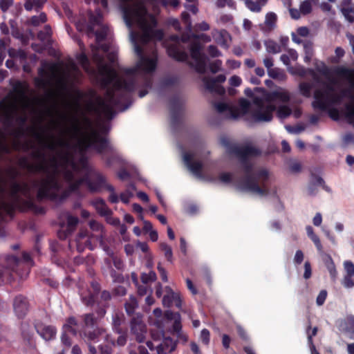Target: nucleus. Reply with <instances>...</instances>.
Here are the masks:
<instances>
[{"label": "nucleus", "mask_w": 354, "mask_h": 354, "mask_svg": "<svg viewBox=\"0 0 354 354\" xmlns=\"http://www.w3.org/2000/svg\"><path fill=\"white\" fill-rule=\"evenodd\" d=\"M27 85L26 83L17 81L15 84L13 85L14 91L20 96H24L27 90Z\"/></svg>", "instance_id": "nucleus-48"}, {"label": "nucleus", "mask_w": 354, "mask_h": 354, "mask_svg": "<svg viewBox=\"0 0 354 354\" xmlns=\"http://www.w3.org/2000/svg\"><path fill=\"white\" fill-rule=\"evenodd\" d=\"M142 79L145 89L140 90L139 91L138 95L140 97H145L148 93L147 88H150L152 86V80L151 78L147 77L146 75H142Z\"/></svg>", "instance_id": "nucleus-46"}, {"label": "nucleus", "mask_w": 354, "mask_h": 354, "mask_svg": "<svg viewBox=\"0 0 354 354\" xmlns=\"http://www.w3.org/2000/svg\"><path fill=\"white\" fill-rule=\"evenodd\" d=\"M52 35L51 27L49 25H46L44 30H40L37 33V38L41 41L48 40Z\"/></svg>", "instance_id": "nucleus-39"}, {"label": "nucleus", "mask_w": 354, "mask_h": 354, "mask_svg": "<svg viewBox=\"0 0 354 354\" xmlns=\"http://www.w3.org/2000/svg\"><path fill=\"white\" fill-rule=\"evenodd\" d=\"M194 155L189 152L183 154V160L189 169L197 177L202 176L203 165L201 161H194Z\"/></svg>", "instance_id": "nucleus-19"}, {"label": "nucleus", "mask_w": 354, "mask_h": 354, "mask_svg": "<svg viewBox=\"0 0 354 354\" xmlns=\"http://www.w3.org/2000/svg\"><path fill=\"white\" fill-rule=\"evenodd\" d=\"M105 340L107 344H101L99 346L101 354H112V348L115 346V341L113 339H110V336L109 335H106Z\"/></svg>", "instance_id": "nucleus-36"}, {"label": "nucleus", "mask_w": 354, "mask_h": 354, "mask_svg": "<svg viewBox=\"0 0 354 354\" xmlns=\"http://www.w3.org/2000/svg\"><path fill=\"white\" fill-rule=\"evenodd\" d=\"M342 284L346 288H352L354 287V276L345 274L342 281Z\"/></svg>", "instance_id": "nucleus-57"}, {"label": "nucleus", "mask_w": 354, "mask_h": 354, "mask_svg": "<svg viewBox=\"0 0 354 354\" xmlns=\"http://www.w3.org/2000/svg\"><path fill=\"white\" fill-rule=\"evenodd\" d=\"M203 82L205 84V87L210 93H215L218 95H223L225 93V90L223 86L217 84L212 77H204Z\"/></svg>", "instance_id": "nucleus-25"}, {"label": "nucleus", "mask_w": 354, "mask_h": 354, "mask_svg": "<svg viewBox=\"0 0 354 354\" xmlns=\"http://www.w3.org/2000/svg\"><path fill=\"white\" fill-rule=\"evenodd\" d=\"M6 269L9 271L17 272V268L21 264V259L15 255H7L6 257Z\"/></svg>", "instance_id": "nucleus-28"}, {"label": "nucleus", "mask_w": 354, "mask_h": 354, "mask_svg": "<svg viewBox=\"0 0 354 354\" xmlns=\"http://www.w3.org/2000/svg\"><path fill=\"white\" fill-rule=\"evenodd\" d=\"M160 248L164 252L165 257L167 259V260L169 262L172 263L173 262V252H172V249H171V246L169 245L166 243H160Z\"/></svg>", "instance_id": "nucleus-42"}, {"label": "nucleus", "mask_w": 354, "mask_h": 354, "mask_svg": "<svg viewBox=\"0 0 354 354\" xmlns=\"http://www.w3.org/2000/svg\"><path fill=\"white\" fill-rule=\"evenodd\" d=\"M344 267L346 275L354 276V263L352 261H344Z\"/></svg>", "instance_id": "nucleus-60"}, {"label": "nucleus", "mask_w": 354, "mask_h": 354, "mask_svg": "<svg viewBox=\"0 0 354 354\" xmlns=\"http://www.w3.org/2000/svg\"><path fill=\"white\" fill-rule=\"evenodd\" d=\"M84 325L86 328H95L97 325V319L95 317L93 313H86L81 316Z\"/></svg>", "instance_id": "nucleus-34"}, {"label": "nucleus", "mask_w": 354, "mask_h": 354, "mask_svg": "<svg viewBox=\"0 0 354 354\" xmlns=\"http://www.w3.org/2000/svg\"><path fill=\"white\" fill-rule=\"evenodd\" d=\"M14 0H0V9L3 12H6L13 5Z\"/></svg>", "instance_id": "nucleus-62"}, {"label": "nucleus", "mask_w": 354, "mask_h": 354, "mask_svg": "<svg viewBox=\"0 0 354 354\" xmlns=\"http://www.w3.org/2000/svg\"><path fill=\"white\" fill-rule=\"evenodd\" d=\"M277 16L274 12H268L266 16V25L270 28L272 29L276 24Z\"/></svg>", "instance_id": "nucleus-51"}, {"label": "nucleus", "mask_w": 354, "mask_h": 354, "mask_svg": "<svg viewBox=\"0 0 354 354\" xmlns=\"http://www.w3.org/2000/svg\"><path fill=\"white\" fill-rule=\"evenodd\" d=\"M19 165L24 169H26L30 173L48 171V167L43 162L38 164H31L26 157H23L19 160Z\"/></svg>", "instance_id": "nucleus-21"}, {"label": "nucleus", "mask_w": 354, "mask_h": 354, "mask_svg": "<svg viewBox=\"0 0 354 354\" xmlns=\"http://www.w3.org/2000/svg\"><path fill=\"white\" fill-rule=\"evenodd\" d=\"M183 104L178 96H174L169 100L171 125L177 128L180 124Z\"/></svg>", "instance_id": "nucleus-13"}, {"label": "nucleus", "mask_w": 354, "mask_h": 354, "mask_svg": "<svg viewBox=\"0 0 354 354\" xmlns=\"http://www.w3.org/2000/svg\"><path fill=\"white\" fill-rule=\"evenodd\" d=\"M277 110L274 104L259 97L253 100L250 120L255 123L269 122L273 118V113Z\"/></svg>", "instance_id": "nucleus-8"}, {"label": "nucleus", "mask_w": 354, "mask_h": 354, "mask_svg": "<svg viewBox=\"0 0 354 354\" xmlns=\"http://www.w3.org/2000/svg\"><path fill=\"white\" fill-rule=\"evenodd\" d=\"M306 232H307L308 236L310 237V239L314 243L319 253L321 254H323V252H324L323 246L321 243L319 236L314 233L313 228L310 225L307 226Z\"/></svg>", "instance_id": "nucleus-33"}, {"label": "nucleus", "mask_w": 354, "mask_h": 354, "mask_svg": "<svg viewBox=\"0 0 354 354\" xmlns=\"http://www.w3.org/2000/svg\"><path fill=\"white\" fill-rule=\"evenodd\" d=\"M222 62L220 59H216L209 64V70L212 73H216L221 70Z\"/></svg>", "instance_id": "nucleus-63"}, {"label": "nucleus", "mask_w": 354, "mask_h": 354, "mask_svg": "<svg viewBox=\"0 0 354 354\" xmlns=\"http://www.w3.org/2000/svg\"><path fill=\"white\" fill-rule=\"evenodd\" d=\"M156 278V274L154 271H150L149 273H142L141 274V281L145 284L155 281Z\"/></svg>", "instance_id": "nucleus-52"}, {"label": "nucleus", "mask_w": 354, "mask_h": 354, "mask_svg": "<svg viewBox=\"0 0 354 354\" xmlns=\"http://www.w3.org/2000/svg\"><path fill=\"white\" fill-rule=\"evenodd\" d=\"M99 295L100 299H98V297L96 298L97 308L95 312L98 317L102 318L106 315V310L110 306L109 301L112 297L111 292L108 290H100Z\"/></svg>", "instance_id": "nucleus-15"}, {"label": "nucleus", "mask_w": 354, "mask_h": 354, "mask_svg": "<svg viewBox=\"0 0 354 354\" xmlns=\"http://www.w3.org/2000/svg\"><path fill=\"white\" fill-rule=\"evenodd\" d=\"M318 331V328L317 326L314 327L313 328H311L310 325H309L306 329V333L308 336V342L310 346V348L312 351V354L315 353L316 352H318L315 346L313 344V337H315Z\"/></svg>", "instance_id": "nucleus-37"}, {"label": "nucleus", "mask_w": 354, "mask_h": 354, "mask_svg": "<svg viewBox=\"0 0 354 354\" xmlns=\"http://www.w3.org/2000/svg\"><path fill=\"white\" fill-rule=\"evenodd\" d=\"M91 290L87 289L80 292L81 300L86 306H93L96 304V298L98 297L101 290L100 284L96 281L91 282Z\"/></svg>", "instance_id": "nucleus-12"}, {"label": "nucleus", "mask_w": 354, "mask_h": 354, "mask_svg": "<svg viewBox=\"0 0 354 354\" xmlns=\"http://www.w3.org/2000/svg\"><path fill=\"white\" fill-rule=\"evenodd\" d=\"M77 250L79 252L84 251L85 248L92 250L91 242L89 239V232L87 230H81L75 239Z\"/></svg>", "instance_id": "nucleus-20"}, {"label": "nucleus", "mask_w": 354, "mask_h": 354, "mask_svg": "<svg viewBox=\"0 0 354 354\" xmlns=\"http://www.w3.org/2000/svg\"><path fill=\"white\" fill-rule=\"evenodd\" d=\"M252 105H251L250 102L245 99L242 98L239 102V107H236L238 109L237 118L240 116L248 115L250 118V111Z\"/></svg>", "instance_id": "nucleus-27"}, {"label": "nucleus", "mask_w": 354, "mask_h": 354, "mask_svg": "<svg viewBox=\"0 0 354 354\" xmlns=\"http://www.w3.org/2000/svg\"><path fill=\"white\" fill-rule=\"evenodd\" d=\"M300 11L303 15H308L312 11L311 3L306 0L301 3Z\"/></svg>", "instance_id": "nucleus-58"}, {"label": "nucleus", "mask_w": 354, "mask_h": 354, "mask_svg": "<svg viewBox=\"0 0 354 354\" xmlns=\"http://www.w3.org/2000/svg\"><path fill=\"white\" fill-rule=\"evenodd\" d=\"M178 79L177 77L172 76V77H167L163 78L161 80V86L162 87H169L175 85L178 83Z\"/></svg>", "instance_id": "nucleus-53"}, {"label": "nucleus", "mask_w": 354, "mask_h": 354, "mask_svg": "<svg viewBox=\"0 0 354 354\" xmlns=\"http://www.w3.org/2000/svg\"><path fill=\"white\" fill-rule=\"evenodd\" d=\"M26 121L27 118L26 115H19L17 117L16 122L18 123L19 126L21 127V128H19V129L15 131V134L16 136L19 137L24 134V130L23 129V127L26 124Z\"/></svg>", "instance_id": "nucleus-47"}, {"label": "nucleus", "mask_w": 354, "mask_h": 354, "mask_svg": "<svg viewBox=\"0 0 354 354\" xmlns=\"http://www.w3.org/2000/svg\"><path fill=\"white\" fill-rule=\"evenodd\" d=\"M203 46L198 41H194L190 44L189 50L192 58L195 64L189 62L188 65L194 68L200 74H204L206 71V55L202 52Z\"/></svg>", "instance_id": "nucleus-11"}, {"label": "nucleus", "mask_w": 354, "mask_h": 354, "mask_svg": "<svg viewBox=\"0 0 354 354\" xmlns=\"http://www.w3.org/2000/svg\"><path fill=\"white\" fill-rule=\"evenodd\" d=\"M0 120L7 127L12 126L16 113L15 109L13 106H5L3 103H0Z\"/></svg>", "instance_id": "nucleus-22"}, {"label": "nucleus", "mask_w": 354, "mask_h": 354, "mask_svg": "<svg viewBox=\"0 0 354 354\" xmlns=\"http://www.w3.org/2000/svg\"><path fill=\"white\" fill-rule=\"evenodd\" d=\"M47 0H26L24 8L27 11L35 10V11L39 12L43 8Z\"/></svg>", "instance_id": "nucleus-31"}, {"label": "nucleus", "mask_w": 354, "mask_h": 354, "mask_svg": "<svg viewBox=\"0 0 354 354\" xmlns=\"http://www.w3.org/2000/svg\"><path fill=\"white\" fill-rule=\"evenodd\" d=\"M78 223L79 219L77 216L68 214L67 216V225L65 226V227L67 228V230L69 232L73 233L75 230Z\"/></svg>", "instance_id": "nucleus-40"}, {"label": "nucleus", "mask_w": 354, "mask_h": 354, "mask_svg": "<svg viewBox=\"0 0 354 354\" xmlns=\"http://www.w3.org/2000/svg\"><path fill=\"white\" fill-rule=\"evenodd\" d=\"M93 59L98 63L100 73L106 75L104 83L109 84L113 82L116 92L108 90L106 93L107 100L101 96H95V102L89 101L86 109L99 115L103 114L106 118L111 120L115 115L113 106H119L128 102L130 98L129 93L136 89V80L131 77L128 79L118 77L117 71L111 64L104 63V56L98 53L94 52Z\"/></svg>", "instance_id": "nucleus-1"}, {"label": "nucleus", "mask_w": 354, "mask_h": 354, "mask_svg": "<svg viewBox=\"0 0 354 354\" xmlns=\"http://www.w3.org/2000/svg\"><path fill=\"white\" fill-rule=\"evenodd\" d=\"M107 32V28L104 26H101L100 29L95 31L94 35L95 36L96 44L101 43L106 38Z\"/></svg>", "instance_id": "nucleus-44"}, {"label": "nucleus", "mask_w": 354, "mask_h": 354, "mask_svg": "<svg viewBox=\"0 0 354 354\" xmlns=\"http://www.w3.org/2000/svg\"><path fill=\"white\" fill-rule=\"evenodd\" d=\"M214 107L220 113L227 112L229 118L237 119L238 109L236 106H230L225 102H216L214 104Z\"/></svg>", "instance_id": "nucleus-24"}, {"label": "nucleus", "mask_w": 354, "mask_h": 354, "mask_svg": "<svg viewBox=\"0 0 354 354\" xmlns=\"http://www.w3.org/2000/svg\"><path fill=\"white\" fill-rule=\"evenodd\" d=\"M115 333L120 334L117 339V344L120 346H123L126 344L127 341V331L122 328H118L115 327Z\"/></svg>", "instance_id": "nucleus-45"}, {"label": "nucleus", "mask_w": 354, "mask_h": 354, "mask_svg": "<svg viewBox=\"0 0 354 354\" xmlns=\"http://www.w3.org/2000/svg\"><path fill=\"white\" fill-rule=\"evenodd\" d=\"M157 63L158 59L156 56L153 57L144 56L139 59L135 67L125 68L122 71L124 74L134 78L137 84L136 75L138 71H141L146 74L152 73L157 67Z\"/></svg>", "instance_id": "nucleus-10"}, {"label": "nucleus", "mask_w": 354, "mask_h": 354, "mask_svg": "<svg viewBox=\"0 0 354 354\" xmlns=\"http://www.w3.org/2000/svg\"><path fill=\"white\" fill-rule=\"evenodd\" d=\"M171 40L176 41V44L169 45L167 48L168 55L172 59L178 62H185L188 59V54L185 51L184 48L178 44L179 37L178 35H172Z\"/></svg>", "instance_id": "nucleus-14"}, {"label": "nucleus", "mask_w": 354, "mask_h": 354, "mask_svg": "<svg viewBox=\"0 0 354 354\" xmlns=\"http://www.w3.org/2000/svg\"><path fill=\"white\" fill-rule=\"evenodd\" d=\"M292 113L291 109L286 105H281L279 106L277 110V117L281 119H284L290 116Z\"/></svg>", "instance_id": "nucleus-43"}, {"label": "nucleus", "mask_w": 354, "mask_h": 354, "mask_svg": "<svg viewBox=\"0 0 354 354\" xmlns=\"http://www.w3.org/2000/svg\"><path fill=\"white\" fill-rule=\"evenodd\" d=\"M62 186L55 174H48L45 178L40 182V186L37 190V198L41 201L44 199L53 202H62L71 192L68 189L59 194L58 192Z\"/></svg>", "instance_id": "nucleus-6"}, {"label": "nucleus", "mask_w": 354, "mask_h": 354, "mask_svg": "<svg viewBox=\"0 0 354 354\" xmlns=\"http://www.w3.org/2000/svg\"><path fill=\"white\" fill-rule=\"evenodd\" d=\"M334 88L332 86H327V91L317 89L314 93L315 100L312 102L314 109L326 111L330 104H339L344 97H348L350 92L343 90L340 94L333 93Z\"/></svg>", "instance_id": "nucleus-7"}, {"label": "nucleus", "mask_w": 354, "mask_h": 354, "mask_svg": "<svg viewBox=\"0 0 354 354\" xmlns=\"http://www.w3.org/2000/svg\"><path fill=\"white\" fill-rule=\"evenodd\" d=\"M132 40L133 42V46H134V51H135L136 54L137 55V56L139 57V59L145 56L144 55L143 47L142 46L141 44H140L138 43V41H137V39L135 37H132Z\"/></svg>", "instance_id": "nucleus-56"}, {"label": "nucleus", "mask_w": 354, "mask_h": 354, "mask_svg": "<svg viewBox=\"0 0 354 354\" xmlns=\"http://www.w3.org/2000/svg\"><path fill=\"white\" fill-rule=\"evenodd\" d=\"M84 122L86 127L91 129V131L90 134L78 140L76 147L80 151L86 152L89 148H93L97 153L102 154L105 150H107L110 152V155L105 158L106 166L111 167L115 162L121 163L123 160L122 156L109 143L108 138L101 136L97 131L93 129L92 122L88 118L85 117Z\"/></svg>", "instance_id": "nucleus-3"}, {"label": "nucleus", "mask_w": 354, "mask_h": 354, "mask_svg": "<svg viewBox=\"0 0 354 354\" xmlns=\"http://www.w3.org/2000/svg\"><path fill=\"white\" fill-rule=\"evenodd\" d=\"M304 51H305V57L304 60L306 62H309L312 58L313 50V45L310 42H307L304 44Z\"/></svg>", "instance_id": "nucleus-55"}, {"label": "nucleus", "mask_w": 354, "mask_h": 354, "mask_svg": "<svg viewBox=\"0 0 354 354\" xmlns=\"http://www.w3.org/2000/svg\"><path fill=\"white\" fill-rule=\"evenodd\" d=\"M105 182V177L98 171H92L85 174L82 178L68 183V192H77L80 186L85 184L88 190L92 192H97L101 189Z\"/></svg>", "instance_id": "nucleus-9"}, {"label": "nucleus", "mask_w": 354, "mask_h": 354, "mask_svg": "<svg viewBox=\"0 0 354 354\" xmlns=\"http://www.w3.org/2000/svg\"><path fill=\"white\" fill-rule=\"evenodd\" d=\"M21 191V183L17 181L12 182L10 187V196L12 201H7L4 198H0V213L3 212L12 216L15 209H18L21 212L30 210L36 214H45V208L36 205L32 198H22L19 196Z\"/></svg>", "instance_id": "nucleus-5"}, {"label": "nucleus", "mask_w": 354, "mask_h": 354, "mask_svg": "<svg viewBox=\"0 0 354 354\" xmlns=\"http://www.w3.org/2000/svg\"><path fill=\"white\" fill-rule=\"evenodd\" d=\"M353 0H342L340 11L345 19L351 24L354 22V4Z\"/></svg>", "instance_id": "nucleus-23"}, {"label": "nucleus", "mask_w": 354, "mask_h": 354, "mask_svg": "<svg viewBox=\"0 0 354 354\" xmlns=\"http://www.w3.org/2000/svg\"><path fill=\"white\" fill-rule=\"evenodd\" d=\"M64 147V148H70L71 145L68 141L64 140H59L56 142H51L49 143H45L44 147L50 150L54 151L55 150L57 147Z\"/></svg>", "instance_id": "nucleus-38"}, {"label": "nucleus", "mask_w": 354, "mask_h": 354, "mask_svg": "<svg viewBox=\"0 0 354 354\" xmlns=\"http://www.w3.org/2000/svg\"><path fill=\"white\" fill-rule=\"evenodd\" d=\"M102 14L100 10L94 15L91 10L88 12V23L95 26H101Z\"/></svg>", "instance_id": "nucleus-50"}, {"label": "nucleus", "mask_w": 354, "mask_h": 354, "mask_svg": "<svg viewBox=\"0 0 354 354\" xmlns=\"http://www.w3.org/2000/svg\"><path fill=\"white\" fill-rule=\"evenodd\" d=\"M221 143L227 153L236 156L241 163L244 175L239 181L238 187L261 196H268L270 194L268 171L265 169H254L253 164L249 160L250 158L259 156L260 150L248 145L239 146L227 137H223Z\"/></svg>", "instance_id": "nucleus-2"}, {"label": "nucleus", "mask_w": 354, "mask_h": 354, "mask_svg": "<svg viewBox=\"0 0 354 354\" xmlns=\"http://www.w3.org/2000/svg\"><path fill=\"white\" fill-rule=\"evenodd\" d=\"M124 19L127 25L131 27L134 23L142 30L141 34L134 33L132 37L137 39L142 44H147L152 40L151 26L147 19V10L142 3H136L122 8Z\"/></svg>", "instance_id": "nucleus-4"}, {"label": "nucleus", "mask_w": 354, "mask_h": 354, "mask_svg": "<svg viewBox=\"0 0 354 354\" xmlns=\"http://www.w3.org/2000/svg\"><path fill=\"white\" fill-rule=\"evenodd\" d=\"M138 301L133 295L129 297V300L124 304V308L129 315H133L135 310L138 308Z\"/></svg>", "instance_id": "nucleus-35"}, {"label": "nucleus", "mask_w": 354, "mask_h": 354, "mask_svg": "<svg viewBox=\"0 0 354 354\" xmlns=\"http://www.w3.org/2000/svg\"><path fill=\"white\" fill-rule=\"evenodd\" d=\"M266 50L270 53H278L281 52V46L273 40H268L265 42Z\"/></svg>", "instance_id": "nucleus-41"}, {"label": "nucleus", "mask_w": 354, "mask_h": 354, "mask_svg": "<svg viewBox=\"0 0 354 354\" xmlns=\"http://www.w3.org/2000/svg\"><path fill=\"white\" fill-rule=\"evenodd\" d=\"M32 156L33 158H35L37 160H39L41 161L39 163L44 162L48 167L47 163H46V154L44 151H42L41 150H37V151L33 152Z\"/></svg>", "instance_id": "nucleus-61"}, {"label": "nucleus", "mask_w": 354, "mask_h": 354, "mask_svg": "<svg viewBox=\"0 0 354 354\" xmlns=\"http://www.w3.org/2000/svg\"><path fill=\"white\" fill-rule=\"evenodd\" d=\"M93 205L97 213L102 216H109L112 214V211L106 205L105 201L102 198H96Z\"/></svg>", "instance_id": "nucleus-26"}, {"label": "nucleus", "mask_w": 354, "mask_h": 354, "mask_svg": "<svg viewBox=\"0 0 354 354\" xmlns=\"http://www.w3.org/2000/svg\"><path fill=\"white\" fill-rule=\"evenodd\" d=\"M131 331L138 342H144L147 333V326L140 317L132 318L131 320Z\"/></svg>", "instance_id": "nucleus-16"}, {"label": "nucleus", "mask_w": 354, "mask_h": 354, "mask_svg": "<svg viewBox=\"0 0 354 354\" xmlns=\"http://www.w3.org/2000/svg\"><path fill=\"white\" fill-rule=\"evenodd\" d=\"M149 24L151 26V38L153 39H156L157 41H161L162 40L164 37V32L161 29H156L154 30L153 28L157 26V20L155 18L154 16L150 15L149 16Z\"/></svg>", "instance_id": "nucleus-29"}, {"label": "nucleus", "mask_w": 354, "mask_h": 354, "mask_svg": "<svg viewBox=\"0 0 354 354\" xmlns=\"http://www.w3.org/2000/svg\"><path fill=\"white\" fill-rule=\"evenodd\" d=\"M201 339L203 344L207 346L210 341V333L207 328H203L201 332Z\"/></svg>", "instance_id": "nucleus-59"}, {"label": "nucleus", "mask_w": 354, "mask_h": 354, "mask_svg": "<svg viewBox=\"0 0 354 354\" xmlns=\"http://www.w3.org/2000/svg\"><path fill=\"white\" fill-rule=\"evenodd\" d=\"M92 331H87L86 330L84 332V336L88 341L90 342H97L99 337L102 335L105 330L102 328L95 327L93 328Z\"/></svg>", "instance_id": "nucleus-30"}, {"label": "nucleus", "mask_w": 354, "mask_h": 354, "mask_svg": "<svg viewBox=\"0 0 354 354\" xmlns=\"http://www.w3.org/2000/svg\"><path fill=\"white\" fill-rule=\"evenodd\" d=\"M37 333L46 341L53 340L55 338L57 329L52 325H46L42 322L35 324Z\"/></svg>", "instance_id": "nucleus-18"}, {"label": "nucleus", "mask_w": 354, "mask_h": 354, "mask_svg": "<svg viewBox=\"0 0 354 354\" xmlns=\"http://www.w3.org/2000/svg\"><path fill=\"white\" fill-rule=\"evenodd\" d=\"M300 93L306 97H310L311 95L312 85L308 82H301L299 86Z\"/></svg>", "instance_id": "nucleus-49"}, {"label": "nucleus", "mask_w": 354, "mask_h": 354, "mask_svg": "<svg viewBox=\"0 0 354 354\" xmlns=\"http://www.w3.org/2000/svg\"><path fill=\"white\" fill-rule=\"evenodd\" d=\"M279 100L282 102H288L290 100V95L287 92L274 91L267 97V101L271 102Z\"/></svg>", "instance_id": "nucleus-32"}, {"label": "nucleus", "mask_w": 354, "mask_h": 354, "mask_svg": "<svg viewBox=\"0 0 354 354\" xmlns=\"http://www.w3.org/2000/svg\"><path fill=\"white\" fill-rule=\"evenodd\" d=\"M13 308L16 315L20 319L24 318L29 310L28 299L22 295L16 296L13 301Z\"/></svg>", "instance_id": "nucleus-17"}, {"label": "nucleus", "mask_w": 354, "mask_h": 354, "mask_svg": "<svg viewBox=\"0 0 354 354\" xmlns=\"http://www.w3.org/2000/svg\"><path fill=\"white\" fill-rule=\"evenodd\" d=\"M207 51H208L209 55L212 57H218L221 56V51L214 45H209L207 48Z\"/></svg>", "instance_id": "nucleus-64"}, {"label": "nucleus", "mask_w": 354, "mask_h": 354, "mask_svg": "<svg viewBox=\"0 0 354 354\" xmlns=\"http://www.w3.org/2000/svg\"><path fill=\"white\" fill-rule=\"evenodd\" d=\"M246 6L252 12H259L261 10V5L258 1H253L252 0L245 1Z\"/></svg>", "instance_id": "nucleus-54"}]
</instances>
